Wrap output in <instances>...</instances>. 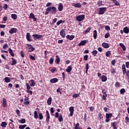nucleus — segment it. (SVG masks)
I'll return each instance as SVG.
<instances>
[{
	"mask_svg": "<svg viewBox=\"0 0 129 129\" xmlns=\"http://www.w3.org/2000/svg\"><path fill=\"white\" fill-rule=\"evenodd\" d=\"M57 12H58V10H57V8L55 7H50L46 8L45 12V15L47 16V15H49V14H51V15H55Z\"/></svg>",
	"mask_w": 129,
	"mask_h": 129,
	"instance_id": "obj_1",
	"label": "nucleus"
},
{
	"mask_svg": "<svg viewBox=\"0 0 129 129\" xmlns=\"http://www.w3.org/2000/svg\"><path fill=\"white\" fill-rule=\"evenodd\" d=\"M122 71L123 75L126 74V76L129 78V70L126 71V69L125 68V64H123L122 65Z\"/></svg>",
	"mask_w": 129,
	"mask_h": 129,
	"instance_id": "obj_2",
	"label": "nucleus"
},
{
	"mask_svg": "<svg viewBox=\"0 0 129 129\" xmlns=\"http://www.w3.org/2000/svg\"><path fill=\"white\" fill-rule=\"evenodd\" d=\"M111 117H112V113H106L105 122H109V121H110V118H111Z\"/></svg>",
	"mask_w": 129,
	"mask_h": 129,
	"instance_id": "obj_3",
	"label": "nucleus"
},
{
	"mask_svg": "<svg viewBox=\"0 0 129 129\" xmlns=\"http://www.w3.org/2000/svg\"><path fill=\"white\" fill-rule=\"evenodd\" d=\"M76 19L77 21H78V22H82V21H83V20L85 19V15H79L78 16H77Z\"/></svg>",
	"mask_w": 129,
	"mask_h": 129,
	"instance_id": "obj_4",
	"label": "nucleus"
},
{
	"mask_svg": "<svg viewBox=\"0 0 129 129\" xmlns=\"http://www.w3.org/2000/svg\"><path fill=\"white\" fill-rule=\"evenodd\" d=\"M32 37H33L34 40L37 41V40H40L41 39L43 36L40 34H33L32 35Z\"/></svg>",
	"mask_w": 129,
	"mask_h": 129,
	"instance_id": "obj_5",
	"label": "nucleus"
},
{
	"mask_svg": "<svg viewBox=\"0 0 129 129\" xmlns=\"http://www.w3.org/2000/svg\"><path fill=\"white\" fill-rule=\"evenodd\" d=\"M99 10L98 14L103 15V14H104V13H105L106 11V7L100 8Z\"/></svg>",
	"mask_w": 129,
	"mask_h": 129,
	"instance_id": "obj_6",
	"label": "nucleus"
},
{
	"mask_svg": "<svg viewBox=\"0 0 129 129\" xmlns=\"http://www.w3.org/2000/svg\"><path fill=\"white\" fill-rule=\"evenodd\" d=\"M26 46H27L28 48V52H33L35 51V47H33V45L30 44H27Z\"/></svg>",
	"mask_w": 129,
	"mask_h": 129,
	"instance_id": "obj_7",
	"label": "nucleus"
},
{
	"mask_svg": "<svg viewBox=\"0 0 129 129\" xmlns=\"http://www.w3.org/2000/svg\"><path fill=\"white\" fill-rule=\"evenodd\" d=\"M59 34L62 38H65V36H66V34L65 33V29H62L59 32Z\"/></svg>",
	"mask_w": 129,
	"mask_h": 129,
	"instance_id": "obj_8",
	"label": "nucleus"
},
{
	"mask_svg": "<svg viewBox=\"0 0 129 129\" xmlns=\"http://www.w3.org/2000/svg\"><path fill=\"white\" fill-rule=\"evenodd\" d=\"M29 19H33V22H37V18L35 17V15L33 13L30 14Z\"/></svg>",
	"mask_w": 129,
	"mask_h": 129,
	"instance_id": "obj_9",
	"label": "nucleus"
},
{
	"mask_svg": "<svg viewBox=\"0 0 129 129\" xmlns=\"http://www.w3.org/2000/svg\"><path fill=\"white\" fill-rule=\"evenodd\" d=\"M69 110L70 111V116H73V114L74 113V107L73 106H71L69 108Z\"/></svg>",
	"mask_w": 129,
	"mask_h": 129,
	"instance_id": "obj_10",
	"label": "nucleus"
},
{
	"mask_svg": "<svg viewBox=\"0 0 129 129\" xmlns=\"http://www.w3.org/2000/svg\"><path fill=\"white\" fill-rule=\"evenodd\" d=\"M46 114H45V116H46V121H49V120H50V113H49V111L48 110H46Z\"/></svg>",
	"mask_w": 129,
	"mask_h": 129,
	"instance_id": "obj_11",
	"label": "nucleus"
},
{
	"mask_svg": "<svg viewBox=\"0 0 129 129\" xmlns=\"http://www.w3.org/2000/svg\"><path fill=\"white\" fill-rule=\"evenodd\" d=\"M117 122L116 121L112 122L111 123V125L112 126L113 129H117Z\"/></svg>",
	"mask_w": 129,
	"mask_h": 129,
	"instance_id": "obj_12",
	"label": "nucleus"
},
{
	"mask_svg": "<svg viewBox=\"0 0 129 129\" xmlns=\"http://www.w3.org/2000/svg\"><path fill=\"white\" fill-rule=\"evenodd\" d=\"M102 46L105 49H108V48L109 47V44L107 43H106V42H103L102 44Z\"/></svg>",
	"mask_w": 129,
	"mask_h": 129,
	"instance_id": "obj_13",
	"label": "nucleus"
},
{
	"mask_svg": "<svg viewBox=\"0 0 129 129\" xmlns=\"http://www.w3.org/2000/svg\"><path fill=\"white\" fill-rule=\"evenodd\" d=\"M66 38H67V39H68L69 40L71 41L75 38V36H74L73 35H68L66 36Z\"/></svg>",
	"mask_w": 129,
	"mask_h": 129,
	"instance_id": "obj_14",
	"label": "nucleus"
},
{
	"mask_svg": "<svg viewBox=\"0 0 129 129\" xmlns=\"http://www.w3.org/2000/svg\"><path fill=\"white\" fill-rule=\"evenodd\" d=\"M100 78L101 79L102 82H105L107 80V77L104 75H102Z\"/></svg>",
	"mask_w": 129,
	"mask_h": 129,
	"instance_id": "obj_15",
	"label": "nucleus"
},
{
	"mask_svg": "<svg viewBox=\"0 0 129 129\" xmlns=\"http://www.w3.org/2000/svg\"><path fill=\"white\" fill-rule=\"evenodd\" d=\"M17 29L16 28H12L9 31L10 34H14V33H17Z\"/></svg>",
	"mask_w": 129,
	"mask_h": 129,
	"instance_id": "obj_16",
	"label": "nucleus"
},
{
	"mask_svg": "<svg viewBox=\"0 0 129 129\" xmlns=\"http://www.w3.org/2000/svg\"><path fill=\"white\" fill-rule=\"evenodd\" d=\"M31 38H32V37L31 36L30 33H27L26 34V39L28 42H31V41H32V40H31Z\"/></svg>",
	"mask_w": 129,
	"mask_h": 129,
	"instance_id": "obj_17",
	"label": "nucleus"
},
{
	"mask_svg": "<svg viewBox=\"0 0 129 129\" xmlns=\"http://www.w3.org/2000/svg\"><path fill=\"white\" fill-rule=\"evenodd\" d=\"M2 105L3 107H7V99L6 98H3Z\"/></svg>",
	"mask_w": 129,
	"mask_h": 129,
	"instance_id": "obj_18",
	"label": "nucleus"
},
{
	"mask_svg": "<svg viewBox=\"0 0 129 129\" xmlns=\"http://www.w3.org/2000/svg\"><path fill=\"white\" fill-rule=\"evenodd\" d=\"M86 43H87V40H82L80 42V43H79L78 46H84Z\"/></svg>",
	"mask_w": 129,
	"mask_h": 129,
	"instance_id": "obj_19",
	"label": "nucleus"
},
{
	"mask_svg": "<svg viewBox=\"0 0 129 129\" xmlns=\"http://www.w3.org/2000/svg\"><path fill=\"white\" fill-rule=\"evenodd\" d=\"M58 10L59 12H62V11H63V4H62V3L58 4Z\"/></svg>",
	"mask_w": 129,
	"mask_h": 129,
	"instance_id": "obj_20",
	"label": "nucleus"
},
{
	"mask_svg": "<svg viewBox=\"0 0 129 129\" xmlns=\"http://www.w3.org/2000/svg\"><path fill=\"white\" fill-rule=\"evenodd\" d=\"M73 7L75 8H81V4L79 3H74L73 4Z\"/></svg>",
	"mask_w": 129,
	"mask_h": 129,
	"instance_id": "obj_21",
	"label": "nucleus"
},
{
	"mask_svg": "<svg viewBox=\"0 0 129 129\" xmlns=\"http://www.w3.org/2000/svg\"><path fill=\"white\" fill-rule=\"evenodd\" d=\"M67 73H70L72 71V66H69L68 68L66 70Z\"/></svg>",
	"mask_w": 129,
	"mask_h": 129,
	"instance_id": "obj_22",
	"label": "nucleus"
},
{
	"mask_svg": "<svg viewBox=\"0 0 129 129\" xmlns=\"http://www.w3.org/2000/svg\"><path fill=\"white\" fill-rule=\"evenodd\" d=\"M8 51H9L10 55H11V56L12 57H15V53H14V51H13V49H12V48H9L8 49Z\"/></svg>",
	"mask_w": 129,
	"mask_h": 129,
	"instance_id": "obj_23",
	"label": "nucleus"
},
{
	"mask_svg": "<svg viewBox=\"0 0 129 129\" xmlns=\"http://www.w3.org/2000/svg\"><path fill=\"white\" fill-rule=\"evenodd\" d=\"M123 31L125 33V34L129 33V28L127 27H125L123 29Z\"/></svg>",
	"mask_w": 129,
	"mask_h": 129,
	"instance_id": "obj_24",
	"label": "nucleus"
},
{
	"mask_svg": "<svg viewBox=\"0 0 129 129\" xmlns=\"http://www.w3.org/2000/svg\"><path fill=\"white\" fill-rule=\"evenodd\" d=\"M55 58V62L56 64H59V63H60V57H59L58 55H56Z\"/></svg>",
	"mask_w": 129,
	"mask_h": 129,
	"instance_id": "obj_25",
	"label": "nucleus"
},
{
	"mask_svg": "<svg viewBox=\"0 0 129 129\" xmlns=\"http://www.w3.org/2000/svg\"><path fill=\"white\" fill-rule=\"evenodd\" d=\"M51 83H56V82H58V79L54 78L53 79H51L50 80Z\"/></svg>",
	"mask_w": 129,
	"mask_h": 129,
	"instance_id": "obj_26",
	"label": "nucleus"
},
{
	"mask_svg": "<svg viewBox=\"0 0 129 129\" xmlns=\"http://www.w3.org/2000/svg\"><path fill=\"white\" fill-rule=\"evenodd\" d=\"M11 59L12 60V62L11 63L12 66L16 65V64H17V60H16V59L14 58L13 57H12Z\"/></svg>",
	"mask_w": 129,
	"mask_h": 129,
	"instance_id": "obj_27",
	"label": "nucleus"
},
{
	"mask_svg": "<svg viewBox=\"0 0 129 129\" xmlns=\"http://www.w3.org/2000/svg\"><path fill=\"white\" fill-rule=\"evenodd\" d=\"M119 46L120 47H121V48H122L123 51H125V50H126V48L125 47V46H124V44H123V43H120Z\"/></svg>",
	"mask_w": 129,
	"mask_h": 129,
	"instance_id": "obj_28",
	"label": "nucleus"
},
{
	"mask_svg": "<svg viewBox=\"0 0 129 129\" xmlns=\"http://www.w3.org/2000/svg\"><path fill=\"white\" fill-rule=\"evenodd\" d=\"M30 82L31 83L30 84L31 87H33L36 85V83L35 82V81L34 80H33V79L31 80Z\"/></svg>",
	"mask_w": 129,
	"mask_h": 129,
	"instance_id": "obj_29",
	"label": "nucleus"
},
{
	"mask_svg": "<svg viewBox=\"0 0 129 129\" xmlns=\"http://www.w3.org/2000/svg\"><path fill=\"white\" fill-rule=\"evenodd\" d=\"M47 103L48 105H51L52 103V97H49L47 100Z\"/></svg>",
	"mask_w": 129,
	"mask_h": 129,
	"instance_id": "obj_30",
	"label": "nucleus"
},
{
	"mask_svg": "<svg viewBox=\"0 0 129 129\" xmlns=\"http://www.w3.org/2000/svg\"><path fill=\"white\" fill-rule=\"evenodd\" d=\"M106 57H110L111 55V51L110 50H108L105 53Z\"/></svg>",
	"mask_w": 129,
	"mask_h": 129,
	"instance_id": "obj_31",
	"label": "nucleus"
},
{
	"mask_svg": "<svg viewBox=\"0 0 129 129\" xmlns=\"http://www.w3.org/2000/svg\"><path fill=\"white\" fill-rule=\"evenodd\" d=\"M91 54L92 56H94V57H95L96 55H97V50H94L91 52Z\"/></svg>",
	"mask_w": 129,
	"mask_h": 129,
	"instance_id": "obj_32",
	"label": "nucleus"
},
{
	"mask_svg": "<svg viewBox=\"0 0 129 129\" xmlns=\"http://www.w3.org/2000/svg\"><path fill=\"white\" fill-rule=\"evenodd\" d=\"M34 117L35 118V119L39 118V116H38V112L36 110L34 111Z\"/></svg>",
	"mask_w": 129,
	"mask_h": 129,
	"instance_id": "obj_33",
	"label": "nucleus"
},
{
	"mask_svg": "<svg viewBox=\"0 0 129 129\" xmlns=\"http://www.w3.org/2000/svg\"><path fill=\"white\" fill-rule=\"evenodd\" d=\"M93 37L94 39L96 40V39L97 38V31L94 30Z\"/></svg>",
	"mask_w": 129,
	"mask_h": 129,
	"instance_id": "obj_34",
	"label": "nucleus"
},
{
	"mask_svg": "<svg viewBox=\"0 0 129 129\" xmlns=\"http://www.w3.org/2000/svg\"><path fill=\"white\" fill-rule=\"evenodd\" d=\"M7 125H8V123L6 121H3L1 123V126H2V127H6Z\"/></svg>",
	"mask_w": 129,
	"mask_h": 129,
	"instance_id": "obj_35",
	"label": "nucleus"
},
{
	"mask_svg": "<svg viewBox=\"0 0 129 129\" xmlns=\"http://www.w3.org/2000/svg\"><path fill=\"white\" fill-rule=\"evenodd\" d=\"M4 80H5V82H6V83H9V82H11V80L10 79L9 77H6L4 79Z\"/></svg>",
	"mask_w": 129,
	"mask_h": 129,
	"instance_id": "obj_36",
	"label": "nucleus"
},
{
	"mask_svg": "<svg viewBox=\"0 0 129 129\" xmlns=\"http://www.w3.org/2000/svg\"><path fill=\"white\" fill-rule=\"evenodd\" d=\"M11 17L13 20H17L18 17L17 16L16 14H13L11 15Z\"/></svg>",
	"mask_w": 129,
	"mask_h": 129,
	"instance_id": "obj_37",
	"label": "nucleus"
},
{
	"mask_svg": "<svg viewBox=\"0 0 129 129\" xmlns=\"http://www.w3.org/2000/svg\"><path fill=\"white\" fill-rule=\"evenodd\" d=\"M43 117H44L43 116V114L42 113H38V118H39V119H42Z\"/></svg>",
	"mask_w": 129,
	"mask_h": 129,
	"instance_id": "obj_38",
	"label": "nucleus"
},
{
	"mask_svg": "<svg viewBox=\"0 0 129 129\" xmlns=\"http://www.w3.org/2000/svg\"><path fill=\"white\" fill-rule=\"evenodd\" d=\"M26 86L27 90H30L31 86H30V85H29V83H26Z\"/></svg>",
	"mask_w": 129,
	"mask_h": 129,
	"instance_id": "obj_39",
	"label": "nucleus"
},
{
	"mask_svg": "<svg viewBox=\"0 0 129 129\" xmlns=\"http://www.w3.org/2000/svg\"><path fill=\"white\" fill-rule=\"evenodd\" d=\"M54 62V58L51 57L49 59V63L50 64V65H52L53 63Z\"/></svg>",
	"mask_w": 129,
	"mask_h": 129,
	"instance_id": "obj_40",
	"label": "nucleus"
},
{
	"mask_svg": "<svg viewBox=\"0 0 129 129\" xmlns=\"http://www.w3.org/2000/svg\"><path fill=\"white\" fill-rule=\"evenodd\" d=\"M91 30V27H88L86 30L85 31L84 33L87 34V33H89Z\"/></svg>",
	"mask_w": 129,
	"mask_h": 129,
	"instance_id": "obj_41",
	"label": "nucleus"
},
{
	"mask_svg": "<svg viewBox=\"0 0 129 129\" xmlns=\"http://www.w3.org/2000/svg\"><path fill=\"white\" fill-rule=\"evenodd\" d=\"M26 126H27V124L20 125L19 126V128H20V129H24Z\"/></svg>",
	"mask_w": 129,
	"mask_h": 129,
	"instance_id": "obj_42",
	"label": "nucleus"
},
{
	"mask_svg": "<svg viewBox=\"0 0 129 129\" xmlns=\"http://www.w3.org/2000/svg\"><path fill=\"white\" fill-rule=\"evenodd\" d=\"M113 3L114 4V6H119L120 5L118 1H117L116 0L113 1Z\"/></svg>",
	"mask_w": 129,
	"mask_h": 129,
	"instance_id": "obj_43",
	"label": "nucleus"
},
{
	"mask_svg": "<svg viewBox=\"0 0 129 129\" xmlns=\"http://www.w3.org/2000/svg\"><path fill=\"white\" fill-rule=\"evenodd\" d=\"M58 121L61 122V121H63V116H62V115H60L58 116Z\"/></svg>",
	"mask_w": 129,
	"mask_h": 129,
	"instance_id": "obj_44",
	"label": "nucleus"
},
{
	"mask_svg": "<svg viewBox=\"0 0 129 129\" xmlns=\"http://www.w3.org/2000/svg\"><path fill=\"white\" fill-rule=\"evenodd\" d=\"M64 22L65 21H62L61 20H59L58 21H57V22H56V25H57V26H59V25H60V24H62V23H64Z\"/></svg>",
	"mask_w": 129,
	"mask_h": 129,
	"instance_id": "obj_45",
	"label": "nucleus"
},
{
	"mask_svg": "<svg viewBox=\"0 0 129 129\" xmlns=\"http://www.w3.org/2000/svg\"><path fill=\"white\" fill-rule=\"evenodd\" d=\"M125 93V89H124V88L121 89L120 90V94H123V93Z\"/></svg>",
	"mask_w": 129,
	"mask_h": 129,
	"instance_id": "obj_46",
	"label": "nucleus"
},
{
	"mask_svg": "<svg viewBox=\"0 0 129 129\" xmlns=\"http://www.w3.org/2000/svg\"><path fill=\"white\" fill-rule=\"evenodd\" d=\"M106 97H107V94L106 93L103 94L102 96V99H103V100H106Z\"/></svg>",
	"mask_w": 129,
	"mask_h": 129,
	"instance_id": "obj_47",
	"label": "nucleus"
},
{
	"mask_svg": "<svg viewBox=\"0 0 129 129\" xmlns=\"http://www.w3.org/2000/svg\"><path fill=\"white\" fill-rule=\"evenodd\" d=\"M88 55L86 54L84 56V61H87L88 60Z\"/></svg>",
	"mask_w": 129,
	"mask_h": 129,
	"instance_id": "obj_48",
	"label": "nucleus"
},
{
	"mask_svg": "<svg viewBox=\"0 0 129 129\" xmlns=\"http://www.w3.org/2000/svg\"><path fill=\"white\" fill-rule=\"evenodd\" d=\"M97 5L98 7H101V6H102V1H98Z\"/></svg>",
	"mask_w": 129,
	"mask_h": 129,
	"instance_id": "obj_49",
	"label": "nucleus"
},
{
	"mask_svg": "<svg viewBox=\"0 0 129 129\" xmlns=\"http://www.w3.org/2000/svg\"><path fill=\"white\" fill-rule=\"evenodd\" d=\"M89 64H88V63H86V73H87V72H88V69H89Z\"/></svg>",
	"mask_w": 129,
	"mask_h": 129,
	"instance_id": "obj_50",
	"label": "nucleus"
},
{
	"mask_svg": "<svg viewBox=\"0 0 129 129\" xmlns=\"http://www.w3.org/2000/svg\"><path fill=\"white\" fill-rule=\"evenodd\" d=\"M110 72L112 73V74H114V73H115V69H114L113 68H112L110 70Z\"/></svg>",
	"mask_w": 129,
	"mask_h": 129,
	"instance_id": "obj_51",
	"label": "nucleus"
},
{
	"mask_svg": "<svg viewBox=\"0 0 129 129\" xmlns=\"http://www.w3.org/2000/svg\"><path fill=\"white\" fill-rule=\"evenodd\" d=\"M110 37V34H109V33H107L105 35V39H107V38H109Z\"/></svg>",
	"mask_w": 129,
	"mask_h": 129,
	"instance_id": "obj_52",
	"label": "nucleus"
},
{
	"mask_svg": "<svg viewBox=\"0 0 129 129\" xmlns=\"http://www.w3.org/2000/svg\"><path fill=\"white\" fill-rule=\"evenodd\" d=\"M73 98H77V97H79V94H75L73 95Z\"/></svg>",
	"mask_w": 129,
	"mask_h": 129,
	"instance_id": "obj_53",
	"label": "nucleus"
},
{
	"mask_svg": "<svg viewBox=\"0 0 129 129\" xmlns=\"http://www.w3.org/2000/svg\"><path fill=\"white\" fill-rule=\"evenodd\" d=\"M24 104L25 105H29V104H30V101L29 100L25 101Z\"/></svg>",
	"mask_w": 129,
	"mask_h": 129,
	"instance_id": "obj_54",
	"label": "nucleus"
},
{
	"mask_svg": "<svg viewBox=\"0 0 129 129\" xmlns=\"http://www.w3.org/2000/svg\"><path fill=\"white\" fill-rule=\"evenodd\" d=\"M3 48L4 50H6V49H7V48H9V46L7 44H6L3 46Z\"/></svg>",
	"mask_w": 129,
	"mask_h": 129,
	"instance_id": "obj_55",
	"label": "nucleus"
},
{
	"mask_svg": "<svg viewBox=\"0 0 129 129\" xmlns=\"http://www.w3.org/2000/svg\"><path fill=\"white\" fill-rule=\"evenodd\" d=\"M125 123H127L129 122V118H128V116H126L125 118Z\"/></svg>",
	"mask_w": 129,
	"mask_h": 129,
	"instance_id": "obj_56",
	"label": "nucleus"
},
{
	"mask_svg": "<svg viewBox=\"0 0 129 129\" xmlns=\"http://www.w3.org/2000/svg\"><path fill=\"white\" fill-rule=\"evenodd\" d=\"M57 18H54V19L52 20V22H51L52 25H54V24H55V23H56V22H57Z\"/></svg>",
	"mask_w": 129,
	"mask_h": 129,
	"instance_id": "obj_57",
	"label": "nucleus"
},
{
	"mask_svg": "<svg viewBox=\"0 0 129 129\" xmlns=\"http://www.w3.org/2000/svg\"><path fill=\"white\" fill-rule=\"evenodd\" d=\"M120 86V84L118 83V82H116L115 84V87H119Z\"/></svg>",
	"mask_w": 129,
	"mask_h": 129,
	"instance_id": "obj_58",
	"label": "nucleus"
},
{
	"mask_svg": "<svg viewBox=\"0 0 129 129\" xmlns=\"http://www.w3.org/2000/svg\"><path fill=\"white\" fill-rule=\"evenodd\" d=\"M89 108L90 109V111H91L92 112H93V110H94L95 109V108L93 106L90 107H89Z\"/></svg>",
	"mask_w": 129,
	"mask_h": 129,
	"instance_id": "obj_59",
	"label": "nucleus"
},
{
	"mask_svg": "<svg viewBox=\"0 0 129 129\" xmlns=\"http://www.w3.org/2000/svg\"><path fill=\"white\" fill-rule=\"evenodd\" d=\"M105 30H106V31H110V27H109V26H106L105 27Z\"/></svg>",
	"mask_w": 129,
	"mask_h": 129,
	"instance_id": "obj_60",
	"label": "nucleus"
},
{
	"mask_svg": "<svg viewBox=\"0 0 129 129\" xmlns=\"http://www.w3.org/2000/svg\"><path fill=\"white\" fill-rule=\"evenodd\" d=\"M79 127V123H77V124H76L74 127V129H78Z\"/></svg>",
	"mask_w": 129,
	"mask_h": 129,
	"instance_id": "obj_61",
	"label": "nucleus"
},
{
	"mask_svg": "<svg viewBox=\"0 0 129 129\" xmlns=\"http://www.w3.org/2000/svg\"><path fill=\"white\" fill-rule=\"evenodd\" d=\"M26 122V119H21L20 120V123H25Z\"/></svg>",
	"mask_w": 129,
	"mask_h": 129,
	"instance_id": "obj_62",
	"label": "nucleus"
},
{
	"mask_svg": "<svg viewBox=\"0 0 129 129\" xmlns=\"http://www.w3.org/2000/svg\"><path fill=\"white\" fill-rule=\"evenodd\" d=\"M3 9H4V10H8V5L5 4L3 7Z\"/></svg>",
	"mask_w": 129,
	"mask_h": 129,
	"instance_id": "obj_63",
	"label": "nucleus"
},
{
	"mask_svg": "<svg viewBox=\"0 0 129 129\" xmlns=\"http://www.w3.org/2000/svg\"><path fill=\"white\" fill-rule=\"evenodd\" d=\"M126 68H129V61L125 62V66Z\"/></svg>",
	"mask_w": 129,
	"mask_h": 129,
	"instance_id": "obj_64",
	"label": "nucleus"
}]
</instances>
